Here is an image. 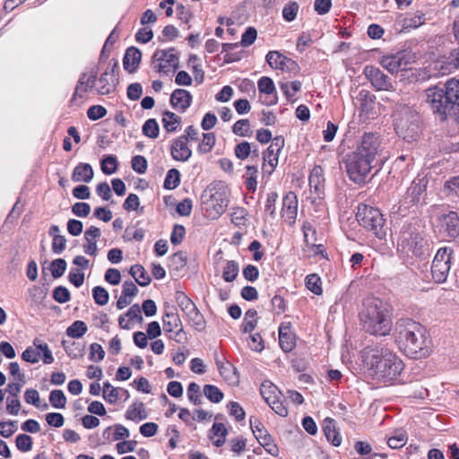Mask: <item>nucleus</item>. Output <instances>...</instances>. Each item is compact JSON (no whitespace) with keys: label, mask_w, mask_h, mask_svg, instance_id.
Returning <instances> with one entry per match:
<instances>
[{"label":"nucleus","mask_w":459,"mask_h":459,"mask_svg":"<svg viewBox=\"0 0 459 459\" xmlns=\"http://www.w3.org/2000/svg\"><path fill=\"white\" fill-rule=\"evenodd\" d=\"M187 397L195 405H199L202 403L199 385L194 382L188 385Z\"/></svg>","instance_id":"680f3d73"},{"label":"nucleus","mask_w":459,"mask_h":459,"mask_svg":"<svg viewBox=\"0 0 459 459\" xmlns=\"http://www.w3.org/2000/svg\"><path fill=\"white\" fill-rule=\"evenodd\" d=\"M375 97L367 90H361L359 92L357 100L359 103V108L364 113H370L374 108Z\"/></svg>","instance_id":"2f4dec72"},{"label":"nucleus","mask_w":459,"mask_h":459,"mask_svg":"<svg viewBox=\"0 0 459 459\" xmlns=\"http://www.w3.org/2000/svg\"><path fill=\"white\" fill-rule=\"evenodd\" d=\"M393 335L399 350L411 359L427 358L432 351V341L428 330L411 318L397 320Z\"/></svg>","instance_id":"f257e3e1"},{"label":"nucleus","mask_w":459,"mask_h":459,"mask_svg":"<svg viewBox=\"0 0 459 459\" xmlns=\"http://www.w3.org/2000/svg\"><path fill=\"white\" fill-rule=\"evenodd\" d=\"M180 183V173L176 169H171L168 171L165 180L164 187L169 190L175 189Z\"/></svg>","instance_id":"49530a36"},{"label":"nucleus","mask_w":459,"mask_h":459,"mask_svg":"<svg viewBox=\"0 0 459 459\" xmlns=\"http://www.w3.org/2000/svg\"><path fill=\"white\" fill-rule=\"evenodd\" d=\"M445 189L448 191L449 195L459 197V176L454 177L446 181Z\"/></svg>","instance_id":"774afa93"},{"label":"nucleus","mask_w":459,"mask_h":459,"mask_svg":"<svg viewBox=\"0 0 459 459\" xmlns=\"http://www.w3.org/2000/svg\"><path fill=\"white\" fill-rule=\"evenodd\" d=\"M446 94L455 106V117L459 123V79H451L446 83Z\"/></svg>","instance_id":"a878e982"},{"label":"nucleus","mask_w":459,"mask_h":459,"mask_svg":"<svg viewBox=\"0 0 459 459\" xmlns=\"http://www.w3.org/2000/svg\"><path fill=\"white\" fill-rule=\"evenodd\" d=\"M92 296H93L94 301L100 306H104V305L108 304V299H109V294H108V290L100 286H96L93 288Z\"/></svg>","instance_id":"13d9d810"},{"label":"nucleus","mask_w":459,"mask_h":459,"mask_svg":"<svg viewBox=\"0 0 459 459\" xmlns=\"http://www.w3.org/2000/svg\"><path fill=\"white\" fill-rule=\"evenodd\" d=\"M186 316H187L189 322L192 324L195 330L202 331L204 329L205 319L197 307H195L194 310H192Z\"/></svg>","instance_id":"c03bdc74"},{"label":"nucleus","mask_w":459,"mask_h":459,"mask_svg":"<svg viewBox=\"0 0 459 459\" xmlns=\"http://www.w3.org/2000/svg\"><path fill=\"white\" fill-rule=\"evenodd\" d=\"M257 312L254 308L248 309L245 314L242 330L244 333L252 332L256 325Z\"/></svg>","instance_id":"de8ad7c7"},{"label":"nucleus","mask_w":459,"mask_h":459,"mask_svg":"<svg viewBox=\"0 0 459 459\" xmlns=\"http://www.w3.org/2000/svg\"><path fill=\"white\" fill-rule=\"evenodd\" d=\"M162 321L163 329L169 334V338L178 343L186 340V334L183 330L182 322L177 312H166Z\"/></svg>","instance_id":"ddd939ff"},{"label":"nucleus","mask_w":459,"mask_h":459,"mask_svg":"<svg viewBox=\"0 0 459 459\" xmlns=\"http://www.w3.org/2000/svg\"><path fill=\"white\" fill-rule=\"evenodd\" d=\"M260 393L267 404L273 400L280 397L281 394L277 386L269 381H265L261 385Z\"/></svg>","instance_id":"f704fd0d"},{"label":"nucleus","mask_w":459,"mask_h":459,"mask_svg":"<svg viewBox=\"0 0 459 459\" xmlns=\"http://www.w3.org/2000/svg\"><path fill=\"white\" fill-rule=\"evenodd\" d=\"M285 56L278 51H269L266 55V62L273 69H282Z\"/></svg>","instance_id":"a18cd8bd"},{"label":"nucleus","mask_w":459,"mask_h":459,"mask_svg":"<svg viewBox=\"0 0 459 459\" xmlns=\"http://www.w3.org/2000/svg\"><path fill=\"white\" fill-rule=\"evenodd\" d=\"M93 169L88 163L78 164L73 172L72 179L74 182L84 181L89 183L93 178Z\"/></svg>","instance_id":"bb28decb"},{"label":"nucleus","mask_w":459,"mask_h":459,"mask_svg":"<svg viewBox=\"0 0 459 459\" xmlns=\"http://www.w3.org/2000/svg\"><path fill=\"white\" fill-rule=\"evenodd\" d=\"M425 92L427 103L440 120L444 121L448 116L455 115V106L446 94V90L434 86L427 89Z\"/></svg>","instance_id":"423d86ee"},{"label":"nucleus","mask_w":459,"mask_h":459,"mask_svg":"<svg viewBox=\"0 0 459 459\" xmlns=\"http://www.w3.org/2000/svg\"><path fill=\"white\" fill-rule=\"evenodd\" d=\"M87 330L86 324L83 321L77 320L67 327L66 334L72 338H81L86 333Z\"/></svg>","instance_id":"a19ab883"},{"label":"nucleus","mask_w":459,"mask_h":459,"mask_svg":"<svg viewBox=\"0 0 459 459\" xmlns=\"http://www.w3.org/2000/svg\"><path fill=\"white\" fill-rule=\"evenodd\" d=\"M428 181L426 178H419L413 180L411 186L408 188V195L411 197L413 203H418L420 196L425 193Z\"/></svg>","instance_id":"c756f323"},{"label":"nucleus","mask_w":459,"mask_h":459,"mask_svg":"<svg viewBox=\"0 0 459 459\" xmlns=\"http://www.w3.org/2000/svg\"><path fill=\"white\" fill-rule=\"evenodd\" d=\"M344 164L350 179L356 184L365 183L371 170L379 165L355 150L345 156Z\"/></svg>","instance_id":"39448f33"},{"label":"nucleus","mask_w":459,"mask_h":459,"mask_svg":"<svg viewBox=\"0 0 459 459\" xmlns=\"http://www.w3.org/2000/svg\"><path fill=\"white\" fill-rule=\"evenodd\" d=\"M117 169V160L115 156L108 155L101 160V170L106 175H111Z\"/></svg>","instance_id":"864d4df0"},{"label":"nucleus","mask_w":459,"mask_h":459,"mask_svg":"<svg viewBox=\"0 0 459 459\" xmlns=\"http://www.w3.org/2000/svg\"><path fill=\"white\" fill-rule=\"evenodd\" d=\"M363 74L376 91H394L391 78L378 67L366 65L363 70Z\"/></svg>","instance_id":"4468645a"},{"label":"nucleus","mask_w":459,"mask_h":459,"mask_svg":"<svg viewBox=\"0 0 459 459\" xmlns=\"http://www.w3.org/2000/svg\"><path fill=\"white\" fill-rule=\"evenodd\" d=\"M16 446L22 452H28L32 448V438L26 434H20L16 437Z\"/></svg>","instance_id":"e2e57ef3"},{"label":"nucleus","mask_w":459,"mask_h":459,"mask_svg":"<svg viewBox=\"0 0 459 459\" xmlns=\"http://www.w3.org/2000/svg\"><path fill=\"white\" fill-rule=\"evenodd\" d=\"M320 167H315L309 176V186L319 196L324 192L325 179Z\"/></svg>","instance_id":"c85d7f7f"},{"label":"nucleus","mask_w":459,"mask_h":459,"mask_svg":"<svg viewBox=\"0 0 459 459\" xmlns=\"http://www.w3.org/2000/svg\"><path fill=\"white\" fill-rule=\"evenodd\" d=\"M301 82L299 81H293L291 82H284L281 84V89L283 91L286 98L290 100L296 92L300 91Z\"/></svg>","instance_id":"4d7b16f0"},{"label":"nucleus","mask_w":459,"mask_h":459,"mask_svg":"<svg viewBox=\"0 0 459 459\" xmlns=\"http://www.w3.org/2000/svg\"><path fill=\"white\" fill-rule=\"evenodd\" d=\"M279 344L281 350L289 352L293 350L296 345L294 333L290 330V323H282L279 327Z\"/></svg>","instance_id":"4be33fe9"},{"label":"nucleus","mask_w":459,"mask_h":459,"mask_svg":"<svg viewBox=\"0 0 459 459\" xmlns=\"http://www.w3.org/2000/svg\"><path fill=\"white\" fill-rule=\"evenodd\" d=\"M207 195L209 199L206 202V211L209 212V207H211L210 215L212 218H217L226 211L229 205L230 200L227 189L222 182L214 183L206 188L203 196Z\"/></svg>","instance_id":"1a4fd4ad"},{"label":"nucleus","mask_w":459,"mask_h":459,"mask_svg":"<svg viewBox=\"0 0 459 459\" xmlns=\"http://www.w3.org/2000/svg\"><path fill=\"white\" fill-rule=\"evenodd\" d=\"M171 156L178 161H187L192 156V151L187 145L185 137H178L171 144Z\"/></svg>","instance_id":"412c9836"},{"label":"nucleus","mask_w":459,"mask_h":459,"mask_svg":"<svg viewBox=\"0 0 459 459\" xmlns=\"http://www.w3.org/2000/svg\"><path fill=\"white\" fill-rule=\"evenodd\" d=\"M186 235V229L183 225L176 224L170 235V241L173 245H179Z\"/></svg>","instance_id":"69168bd1"},{"label":"nucleus","mask_w":459,"mask_h":459,"mask_svg":"<svg viewBox=\"0 0 459 459\" xmlns=\"http://www.w3.org/2000/svg\"><path fill=\"white\" fill-rule=\"evenodd\" d=\"M204 394L212 403H220L223 399V393L212 385H205Z\"/></svg>","instance_id":"603ef678"},{"label":"nucleus","mask_w":459,"mask_h":459,"mask_svg":"<svg viewBox=\"0 0 459 459\" xmlns=\"http://www.w3.org/2000/svg\"><path fill=\"white\" fill-rule=\"evenodd\" d=\"M284 146V138L281 136H276L273 139L270 146L267 148L266 152L264 153V164L263 170L271 175L277 164H278V155L281 150Z\"/></svg>","instance_id":"2eb2a0df"},{"label":"nucleus","mask_w":459,"mask_h":459,"mask_svg":"<svg viewBox=\"0 0 459 459\" xmlns=\"http://www.w3.org/2000/svg\"><path fill=\"white\" fill-rule=\"evenodd\" d=\"M239 272L238 264L235 261H228L224 266L222 278L227 282L233 281Z\"/></svg>","instance_id":"79ce46f5"},{"label":"nucleus","mask_w":459,"mask_h":459,"mask_svg":"<svg viewBox=\"0 0 459 459\" xmlns=\"http://www.w3.org/2000/svg\"><path fill=\"white\" fill-rule=\"evenodd\" d=\"M257 87L261 93L271 95L275 93V85L270 77L263 76L257 82Z\"/></svg>","instance_id":"5fc2aeb1"},{"label":"nucleus","mask_w":459,"mask_h":459,"mask_svg":"<svg viewBox=\"0 0 459 459\" xmlns=\"http://www.w3.org/2000/svg\"><path fill=\"white\" fill-rule=\"evenodd\" d=\"M216 143V137L213 133L203 134V139L200 142L197 151L202 154L209 153Z\"/></svg>","instance_id":"4c0bfd02"},{"label":"nucleus","mask_w":459,"mask_h":459,"mask_svg":"<svg viewBox=\"0 0 459 459\" xmlns=\"http://www.w3.org/2000/svg\"><path fill=\"white\" fill-rule=\"evenodd\" d=\"M250 428L255 435V437L260 445L264 444L272 439V436L262 424V422L255 417H251L249 420Z\"/></svg>","instance_id":"393cba45"},{"label":"nucleus","mask_w":459,"mask_h":459,"mask_svg":"<svg viewBox=\"0 0 459 459\" xmlns=\"http://www.w3.org/2000/svg\"><path fill=\"white\" fill-rule=\"evenodd\" d=\"M66 269V262L63 258H57L51 262L50 271L52 277L57 279L61 277Z\"/></svg>","instance_id":"6e6d98bb"},{"label":"nucleus","mask_w":459,"mask_h":459,"mask_svg":"<svg viewBox=\"0 0 459 459\" xmlns=\"http://www.w3.org/2000/svg\"><path fill=\"white\" fill-rule=\"evenodd\" d=\"M408 437L403 429H396L394 435L388 438L387 445L392 449H399L405 446Z\"/></svg>","instance_id":"e433bc0d"},{"label":"nucleus","mask_w":459,"mask_h":459,"mask_svg":"<svg viewBox=\"0 0 459 459\" xmlns=\"http://www.w3.org/2000/svg\"><path fill=\"white\" fill-rule=\"evenodd\" d=\"M126 417L127 420L139 421L147 418V413L143 403H134L129 406Z\"/></svg>","instance_id":"473e14b6"},{"label":"nucleus","mask_w":459,"mask_h":459,"mask_svg":"<svg viewBox=\"0 0 459 459\" xmlns=\"http://www.w3.org/2000/svg\"><path fill=\"white\" fill-rule=\"evenodd\" d=\"M53 299L58 303H65L70 300L71 295L65 287L58 286L53 290Z\"/></svg>","instance_id":"338daca9"},{"label":"nucleus","mask_w":459,"mask_h":459,"mask_svg":"<svg viewBox=\"0 0 459 459\" xmlns=\"http://www.w3.org/2000/svg\"><path fill=\"white\" fill-rule=\"evenodd\" d=\"M299 6L297 2H290L282 9V16L285 21L292 22L295 20Z\"/></svg>","instance_id":"bf43d9fd"},{"label":"nucleus","mask_w":459,"mask_h":459,"mask_svg":"<svg viewBox=\"0 0 459 459\" xmlns=\"http://www.w3.org/2000/svg\"><path fill=\"white\" fill-rule=\"evenodd\" d=\"M392 308L387 302L377 297H368L359 312L360 325L371 335L385 336L392 330Z\"/></svg>","instance_id":"f03ea898"},{"label":"nucleus","mask_w":459,"mask_h":459,"mask_svg":"<svg viewBox=\"0 0 459 459\" xmlns=\"http://www.w3.org/2000/svg\"><path fill=\"white\" fill-rule=\"evenodd\" d=\"M103 397L109 403H115L118 399V389L113 387L108 382L103 385Z\"/></svg>","instance_id":"0e129e2a"},{"label":"nucleus","mask_w":459,"mask_h":459,"mask_svg":"<svg viewBox=\"0 0 459 459\" xmlns=\"http://www.w3.org/2000/svg\"><path fill=\"white\" fill-rule=\"evenodd\" d=\"M396 134L404 140H416L420 134V117L419 113L407 105H398L394 114Z\"/></svg>","instance_id":"20e7f679"},{"label":"nucleus","mask_w":459,"mask_h":459,"mask_svg":"<svg viewBox=\"0 0 459 459\" xmlns=\"http://www.w3.org/2000/svg\"><path fill=\"white\" fill-rule=\"evenodd\" d=\"M153 67L159 72L169 74L178 68V56L175 48L157 49L152 56Z\"/></svg>","instance_id":"f8f14e48"},{"label":"nucleus","mask_w":459,"mask_h":459,"mask_svg":"<svg viewBox=\"0 0 459 459\" xmlns=\"http://www.w3.org/2000/svg\"><path fill=\"white\" fill-rule=\"evenodd\" d=\"M117 67V64L113 65L110 71L106 70L101 74L100 77L98 80L99 87L97 89L98 93L101 95L109 94L114 91L116 87V83L117 82V75L115 74V69Z\"/></svg>","instance_id":"6ab92c4d"},{"label":"nucleus","mask_w":459,"mask_h":459,"mask_svg":"<svg viewBox=\"0 0 459 459\" xmlns=\"http://www.w3.org/2000/svg\"><path fill=\"white\" fill-rule=\"evenodd\" d=\"M440 221L448 237L455 238L459 236V214L456 212L442 215Z\"/></svg>","instance_id":"5701e85b"},{"label":"nucleus","mask_w":459,"mask_h":459,"mask_svg":"<svg viewBox=\"0 0 459 459\" xmlns=\"http://www.w3.org/2000/svg\"><path fill=\"white\" fill-rule=\"evenodd\" d=\"M141 59L142 53L138 48L134 47L128 48L123 59V65L125 70L130 74L134 73L139 66Z\"/></svg>","instance_id":"b1692460"},{"label":"nucleus","mask_w":459,"mask_h":459,"mask_svg":"<svg viewBox=\"0 0 459 459\" xmlns=\"http://www.w3.org/2000/svg\"><path fill=\"white\" fill-rule=\"evenodd\" d=\"M232 132L238 136H250L252 134L251 126L248 119H239L232 126Z\"/></svg>","instance_id":"37998d69"},{"label":"nucleus","mask_w":459,"mask_h":459,"mask_svg":"<svg viewBox=\"0 0 459 459\" xmlns=\"http://www.w3.org/2000/svg\"><path fill=\"white\" fill-rule=\"evenodd\" d=\"M364 353L369 371L377 379L391 382L403 370V360L387 347H368Z\"/></svg>","instance_id":"7ed1b4c3"},{"label":"nucleus","mask_w":459,"mask_h":459,"mask_svg":"<svg viewBox=\"0 0 459 459\" xmlns=\"http://www.w3.org/2000/svg\"><path fill=\"white\" fill-rule=\"evenodd\" d=\"M298 214V199L294 192H288L282 199L281 217L289 225H293Z\"/></svg>","instance_id":"a211bd4d"},{"label":"nucleus","mask_w":459,"mask_h":459,"mask_svg":"<svg viewBox=\"0 0 459 459\" xmlns=\"http://www.w3.org/2000/svg\"><path fill=\"white\" fill-rule=\"evenodd\" d=\"M192 99V95L188 91L177 89L170 96V104L175 109L185 112L190 107Z\"/></svg>","instance_id":"aec40b11"},{"label":"nucleus","mask_w":459,"mask_h":459,"mask_svg":"<svg viewBox=\"0 0 459 459\" xmlns=\"http://www.w3.org/2000/svg\"><path fill=\"white\" fill-rule=\"evenodd\" d=\"M49 402L54 408L64 409L66 404V397L62 390H53L49 394Z\"/></svg>","instance_id":"3c124183"},{"label":"nucleus","mask_w":459,"mask_h":459,"mask_svg":"<svg viewBox=\"0 0 459 459\" xmlns=\"http://www.w3.org/2000/svg\"><path fill=\"white\" fill-rule=\"evenodd\" d=\"M130 274L141 286H147L151 282V277L141 264H134L130 268Z\"/></svg>","instance_id":"72a5a7b5"},{"label":"nucleus","mask_w":459,"mask_h":459,"mask_svg":"<svg viewBox=\"0 0 459 459\" xmlns=\"http://www.w3.org/2000/svg\"><path fill=\"white\" fill-rule=\"evenodd\" d=\"M412 56L405 52H399L395 55L385 56L380 59V65L391 74H397L399 71L407 70L411 63Z\"/></svg>","instance_id":"f3484780"},{"label":"nucleus","mask_w":459,"mask_h":459,"mask_svg":"<svg viewBox=\"0 0 459 459\" xmlns=\"http://www.w3.org/2000/svg\"><path fill=\"white\" fill-rule=\"evenodd\" d=\"M98 69L93 67L89 73H82L77 82L74 92L70 100L72 105L77 104L78 99H83L84 94L91 90L97 81Z\"/></svg>","instance_id":"dca6fc26"},{"label":"nucleus","mask_w":459,"mask_h":459,"mask_svg":"<svg viewBox=\"0 0 459 459\" xmlns=\"http://www.w3.org/2000/svg\"><path fill=\"white\" fill-rule=\"evenodd\" d=\"M303 232H304L305 243L307 246L310 245L311 247H316V254H322L323 253V246L316 245L313 241V237L316 234V230L313 228V226L308 222L305 223L303 225Z\"/></svg>","instance_id":"58836bf2"},{"label":"nucleus","mask_w":459,"mask_h":459,"mask_svg":"<svg viewBox=\"0 0 459 459\" xmlns=\"http://www.w3.org/2000/svg\"><path fill=\"white\" fill-rule=\"evenodd\" d=\"M176 301L186 315L196 307L195 304L183 291L176 292Z\"/></svg>","instance_id":"ea45409f"},{"label":"nucleus","mask_w":459,"mask_h":459,"mask_svg":"<svg viewBox=\"0 0 459 459\" xmlns=\"http://www.w3.org/2000/svg\"><path fill=\"white\" fill-rule=\"evenodd\" d=\"M162 124L168 133L175 132L181 124V117L170 111H164Z\"/></svg>","instance_id":"7c9ffc66"},{"label":"nucleus","mask_w":459,"mask_h":459,"mask_svg":"<svg viewBox=\"0 0 459 459\" xmlns=\"http://www.w3.org/2000/svg\"><path fill=\"white\" fill-rule=\"evenodd\" d=\"M356 218L362 227L372 231L379 239L385 238L386 234L385 219L378 209L366 204L359 205Z\"/></svg>","instance_id":"0eeeda50"},{"label":"nucleus","mask_w":459,"mask_h":459,"mask_svg":"<svg viewBox=\"0 0 459 459\" xmlns=\"http://www.w3.org/2000/svg\"><path fill=\"white\" fill-rule=\"evenodd\" d=\"M323 430L329 442L334 446H339L342 443V437L336 430L335 422L332 419H325L324 421Z\"/></svg>","instance_id":"cd10ccee"},{"label":"nucleus","mask_w":459,"mask_h":459,"mask_svg":"<svg viewBox=\"0 0 459 459\" xmlns=\"http://www.w3.org/2000/svg\"><path fill=\"white\" fill-rule=\"evenodd\" d=\"M62 345L67 355L72 359L82 358L84 355V344L77 342L67 343L65 341H63Z\"/></svg>","instance_id":"c9c22d12"},{"label":"nucleus","mask_w":459,"mask_h":459,"mask_svg":"<svg viewBox=\"0 0 459 459\" xmlns=\"http://www.w3.org/2000/svg\"><path fill=\"white\" fill-rule=\"evenodd\" d=\"M277 199L278 194L276 192H270L267 194L264 204V212H267L272 218L275 217Z\"/></svg>","instance_id":"052dcab7"},{"label":"nucleus","mask_w":459,"mask_h":459,"mask_svg":"<svg viewBox=\"0 0 459 459\" xmlns=\"http://www.w3.org/2000/svg\"><path fill=\"white\" fill-rule=\"evenodd\" d=\"M453 250L449 247L439 248L433 259L431 273L437 283L446 281L451 269Z\"/></svg>","instance_id":"9b49d317"},{"label":"nucleus","mask_w":459,"mask_h":459,"mask_svg":"<svg viewBox=\"0 0 459 459\" xmlns=\"http://www.w3.org/2000/svg\"><path fill=\"white\" fill-rule=\"evenodd\" d=\"M321 279L316 274H309L306 278V287L314 294L321 295L322 290Z\"/></svg>","instance_id":"8fccbe9b"},{"label":"nucleus","mask_w":459,"mask_h":459,"mask_svg":"<svg viewBox=\"0 0 459 459\" xmlns=\"http://www.w3.org/2000/svg\"><path fill=\"white\" fill-rule=\"evenodd\" d=\"M160 128L157 121L154 118H150L145 121L143 126V134L152 139L159 136Z\"/></svg>","instance_id":"09e8293b"},{"label":"nucleus","mask_w":459,"mask_h":459,"mask_svg":"<svg viewBox=\"0 0 459 459\" xmlns=\"http://www.w3.org/2000/svg\"><path fill=\"white\" fill-rule=\"evenodd\" d=\"M355 151L380 164L384 151L380 134L377 132H365L357 141Z\"/></svg>","instance_id":"6e6552de"},{"label":"nucleus","mask_w":459,"mask_h":459,"mask_svg":"<svg viewBox=\"0 0 459 459\" xmlns=\"http://www.w3.org/2000/svg\"><path fill=\"white\" fill-rule=\"evenodd\" d=\"M398 247L406 253L415 256H421L425 254L423 238L417 233L411 225H404L399 235Z\"/></svg>","instance_id":"9d476101"}]
</instances>
